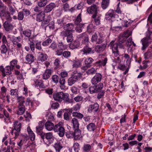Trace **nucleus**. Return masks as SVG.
<instances>
[{"label":"nucleus","mask_w":152,"mask_h":152,"mask_svg":"<svg viewBox=\"0 0 152 152\" xmlns=\"http://www.w3.org/2000/svg\"><path fill=\"white\" fill-rule=\"evenodd\" d=\"M98 7L96 5H94L88 7L87 9V12L89 14H93L95 15L99 14L98 12Z\"/></svg>","instance_id":"obj_11"},{"label":"nucleus","mask_w":152,"mask_h":152,"mask_svg":"<svg viewBox=\"0 0 152 152\" xmlns=\"http://www.w3.org/2000/svg\"><path fill=\"white\" fill-rule=\"evenodd\" d=\"M99 107V104L97 103H95L94 104L91 105L88 107V112H89L92 111L96 112L98 110Z\"/></svg>","instance_id":"obj_20"},{"label":"nucleus","mask_w":152,"mask_h":152,"mask_svg":"<svg viewBox=\"0 0 152 152\" xmlns=\"http://www.w3.org/2000/svg\"><path fill=\"white\" fill-rule=\"evenodd\" d=\"M56 7V5L55 3H51L45 8L44 12L47 13L50 12Z\"/></svg>","instance_id":"obj_14"},{"label":"nucleus","mask_w":152,"mask_h":152,"mask_svg":"<svg viewBox=\"0 0 152 152\" xmlns=\"http://www.w3.org/2000/svg\"><path fill=\"white\" fill-rule=\"evenodd\" d=\"M24 99V97L22 96L18 97L17 100L19 105H24L23 104L25 103Z\"/></svg>","instance_id":"obj_46"},{"label":"nucleus","mask_w":152,"mask_h":152,"mask_svg":"<svg viewBox=\"0 0 152 152\" xmlns=\"http://www.w3.org/2000/svg\"><path fill=\"white\" fill-rule=\"evenodd\" d=\"M118 43L114 41L111 42L109 45L110 48L112 50V56L114 58V59L112 58L113 62V63L112 64V66L114 67L116 65V62L119 64L121 62L119 57L120 55L118 48Z\"/></svg>","instance_id":"obj_1"},{"label":"nucleus","mask_w":152,"mask_h":152,"mask_svg":"<svg viewBox=\"0 0 152 152\" xmlns=\"http://www.w3.org/2000/svg\"><path fill=\"white\" fill-rule=\"evenodd\" d=\"M52 42V40L50 39H48L44 41L42 43V45L44 46L48 45Z\"/></svg>","instance_id":"obj_61"},{"label":"nucleus","mask_w":152,"mask_h":152,"mask_svg":"<svg viewBox=\"0 0 152 152\" xmlns=\"http://www.w3.org/2000/svg\"><path fill=\"white\" fill-rule=\"evenodd\" d=\"M63 37H66L67 41L68 42H71L73 39L72 33L69 31H62L60 34Z\"/></svg>","instance_id":"obj_8"},{"label":"nucleus","mask_w":152,"mask_h":152,"mask_svg":"<svg viewBox=\"0 0 152 152\" xmlns=\"http://www.w3.org/2000/svg\"><path fill=\"white\" fill-rule=\"evenodd\" d=\"M73 116L77 117L79 119H81L83 117V115L82 114L77 112H73L72 113Z\"/></svg>","instance_id":"obj_47"},{"label":"nucleus","mask_w":152,"mask_h":152,"mask_svg":"<svg viewBox=\"0 0 152 152\" xmlns=\"http://www.w3.org/2000/svg\"><path fill=\"white\" fill-rule=\"evenodd\" d=\"M21 38L20 37H18L15 38L13 40V45L15 47H17L18 49L22 47V44L20 42L21 41Z\"/></svg>","instance_id":"obj_12"},{"label":"nucleus","mask_w":152,"mask_h":152,"mask_svg":"<svg viewBox=\"0 0 152 152\" xmlns=\"http://www.w3.org/2000/svg\"><path fill=\"white\" fill-rule=\"evenodd\" d=\"M45 17V12H41L37 14V20L39 22H41L43 20Z\"/></svg>","instance_id":"obj_28"},{"label":"nucleus","mask_w":152,"mask_h":152,"mask_svg":"<svg viewBox=\"0 0 152 152\" xmlns=\"http://www.w3.org/2000/svg\"><path fill=\"white\" fill-rule=\"evenodd\" d=\"M21 126V124L19 123L18 121H15L14 122L13 124L14 129L20 132V131Z\"/></svg>","instance_id":"obj_31"},{"label":"nucleus","mask_w":152,"mask_h":152,"mask_svg":"<svg viewBox=\"0 0 152 152\" xmlns=\"http://www.w3.org/2000/svg\"><path fill=\"white\" fill-rule=\"evenodd\" d=\"M22 137V139L18 143V145L20 147L23 144L25 143L28 139V136L26 134L23 135Z\"/></svg>","instance_id":"obj_22"},{"label":"nucleus","mask_w":152,"mask_h":152,"mask_svg":"<svg viewBox=\"0 0 152 152\" xmlns=\"http://www.w3.org/2000/svg\"><path fill=\"white\" fill-rule=\"evenodd\" d=\"M69 95L67 93H64L63 92H56L54 93L53 97L54 99L56 101L61 102L64 101V102L70 103V101L69 98Z\"/></svg>","instance_id":"obj_2"},{"label":"nucleus","mask_w":152,"mask_h":152,"mask_svg":"<svg viewBox=\"0 0 152 152\" xmlns=\"http://www.w3.org/2000/svg\"><path fill=\"white\" fill-rule=\"evenodd\" d=\"M96 69L94 67H92L88 69L86 72L88 75L92 74L95 73L96 72Z\"/></svg>","instance_id":"obj_53"},{"label":"nucleus","mask_w":152,"mask_h":152,"mask_svg":"<svg viewBox=\"0 0 152 152\" xmlns=\"http://www.w3.org/2000/svg\"><path fill=\"white\" fill-rule=\"evenodd\" d=\"M110 0H103L102 3V7L104 9H106L108 7Z\"/></svg>","instance_id":"obj_43"},{"label":"nucleus","mask_w":152,"mask_h":152,"mask_svg":"<svg viewBox=\"0 0 152 152\" xmlns=\"http://www.w3.org/2000/svg\"><path fill=\"white\" fill-rule=\"evenodd\" d=\"M10 92L11 95L12 96H16L18 95V90L17 89H11Z\"/></svg>","instance_id":"obj_60"},{"label":"nucleus","mask_w":152,"mask_h":152,"mask_svg":"<svg viewBox=\"0 0 152 152\" xmlns=\"http://www.w3.org/2000/svg\"><path fill=\"white\" fill-rule=\"evenodd\" d=\"M53 81L55 83H57L58 81L59 78L56 75H53L52 77Z\"/></svg>","instance_id":"obj_63"},{"label":"nucleus","mask_w":152,"mask_h":152,"mask_svg":"<svg viewBox=\"0 0 152 152\" xmlns=\"http://www.w3.org/2000/svg\"><path fill=\"white\" fill-rule=\"evenodd\" d=\"M63 56L65 58H68L70 56V52L68 51H65L63 53Z\"/></svg>","instance_id":"obj_64"},{"label":"nucleus","mask_w":152,"mask_h":152,"mask_svg":"<svg viewBox=\"0 0 152 152\" xmlns=\"http://www.w3.org/2000/svg\"><path fill=\"white\" fill-rule=\"evenodd\" d=\"M34 85L36 86H39L40 88H44L45 86L42 80L35 79L33 80Z\"/></svg>","instance_id":"obj_23"},{"label":"nucleus","mask_w":152,"mask_h":152,"mask_svg":"<svg viewBox=\"0 0 152 152\" xmlns=\"http://www.w3.org/2000/svg\"><path fill=\"white\" fill-rule=\"evenodd\" d=\"M54 147L56 151L58 152H59L63 148L62 145L59 142L56 143L54 144Z\"/></svg>","instance_id":"obj_42"},{"label":"nucleus","mask_w":152,"mask_h":152,"mask_svg":"<svg viewBox=\"0 0 152 152\" xmlns=\"http://www.w3.org/2000/svg\"><path fill=\"white\" fill-rule=\"evenodd\" d=\"M66 135L68 138H72L74 137V132L72 131H69L66 133Z\"/></svg>","instance_id":"obj_59"},{"label":"nucleus","mask_w":152,"mask_h":152,"mask_svg":"<svg viewBox=\"0 0 152 152\" xmlns=\"http://www.w3.org/2000/svg\"><path fill=\"white\" fill-rule=\"evenodd\" d=\"M26 60L28 63H30L33 62L34 60V56L31 54H27L25 57Z\"/></svg>","instance_id":"obj_35"},{"label":"nucleus","mask_w":152,"mask_h":152,"mask_svg":"<svg viewBox=\"0 0 152 152\" xmlns=\"http://www.w3.org/2000/svg\"><path fill=\"white\" fill-rule=\"evenodd\" d=\"M81 51L83 52V54L86 55L94 53V50H92L91 48L89 47L88 46L84 47L81 50Z\"/></svg>","instance_id":"obj_16"},{"label":"nucleus","mask_w":152,"mask_h":152,"mask_svg":"<svg viewBox=\"0 0 152 152\" xmlns=\"http://www.w3.org/2000/svg\"><path fill=\"white\" fill-rule=\"evenodd\" d=\"M141 41L142 45V49L144 50L148 45V39L147 38H144L142 39Z\"/></svg>","instance_id":"obj_33"},{"label":"nucleus","mask_w":152,"mask_h":152,"mask_svg":"<svg viewBox=\"0 0 152 152\" xmlns=\"http://www.w3.org/2000/svg\"><path fill=\"white\" fill-rule=\"evenodd\" d=\"M52 72V71L51 69H46L42 75V78L45 80L48 79L51 75Z\"/></svg>","instance_id":"obj_21"},{"label":"nucleus","mask_w":152,"mask_h":152,"mask_svg":"<svg viewBox=\"0 0 152 152\" xmlns=\"http://www.w3.org/2000/svg\"><path fill=\"white\" fill-rule=\"evenodd\" d=\"M52 17L51 15H49L48 16L47 20L45 21H43L42 23V26L44 25V24H48L50 21L52 20Z\"/></svg>","instance_id":"obj_55"},{"label":"nucleus","mask_w":152,"mask_h":152,"mask_svg":"<svg viewBox=\"0 0 152 152\" xmlns=\"http://www.w3.org/2000/svg\"><path fill=\"white\" fill-rule=\"evenodd\" d=\"M91 146L88 144H85L83 147V150L86 152H88L90 151L91 149Z\"/></svg>","instance_id":"obj_52"},{"label":"nucleus","mask_w":152,"mask_h":152,"mask_svg":"<svg viewBox=\"0 0 152 152\" xmlns=\"http://www.w3.org/2000/svg\"><path fill=\"white\" fill-rule=\"evenodd\" d=\"M87 128L89 131H93L96 129V127L94 123H91L87 126Z\"/></svg>","instance_id":"obj_39"},{"label":"nucleus","mask_w":152,"mask_h":152,"mask_svg":"<svg viewBox=\"0 0 152 152\" xmlns=\"http://www.w3.org/2000/svg\"><path fill=\"white\" fill-rule=\"evenodd\" d=\"M91 41L93 42H96L97 43L100 44L102 42V39L100 38L97 39V36L96 33H95L92 37Z\"/></svg>","instance_id":"obj_29"},{"label":"nucleus","mask_w":152,"mask_h":152,"mask_svg":"<svg viewBox=\"0 0 152 152\" xmlns=\"http://www.w3.org/2000/svg\"><path fill=\"white\" fill-rule=\"evenodd\" d=\"M19 132H18L15 129H12L10 132V138L14 139V140L16 139L19 134Z\"/></svg>","instance_id":"obj_25"},{"label":"nucleus","mask_w":152,"mask_h":152,"mask_svg":"<svg viewBox=\"0 0 152 152\" xmlns=\"http://www.w3.org/2000/svg\"><path fill=\"white\" fill-rule=\"evenodd\" d=\"M82 137L80 130L78 129H76L74 132V139L75 140H80L82 139Z\"/></svg>","instance_id":"obj_18"},{"label":"nucleus","mask_w":152,"mask_h":152,"mask_svg":"<svg viewBox=\"0 0 152 152\" xmlns=\"http://www.w3.org/2000/svg\"><path fill=\"white\" fill-rule=\"evenodd\" d=\"M85 65L81 67V69L84 71L86 70L90 66V64L94 61V60L91 57L84 58L82 59Z\"/></svg>","instance_id":"obj_6"},{"label":"nucleus","mask_w":152,"mask_h":152,"mask_svg":"<svg viewBox=\"0 0 152 152\" xmlns=\"http://www.w3.org/2000/svg\"><path fill=\"white\" fill-rule=\"evenodd\" d=\"M38 3V6L40 7H42L45 6L48 3L47 0H41Z\"/></svg>","instance_id":"obj_49"},{"label":"nucleus","mask_w":152,"mask_h":152,"mask_svg":"<svg viewBox=\"0 0 152 152\" xmlns=\"http://www.w3.org/2000/svg\"><path fill=\"white\" fill-rule=\"evenodd\" d=\"M95 85L97 92H99L103 88L104 86L103 84L102 83H100L98 84Z\"/></svg>","instance_id":"obj_56"},{"label":"nucleus","mask_w":152,"mask_h":152,"mask_svg":"<svg viewBox=\"0 0 152 152\" xmlns=\"http://www.w3.org/2000/svg\"><path fill=\"white\" fill-rule=\"evenodd\" d=\"M132 44H133L134 46H136L135 44L132 41V38H129L126 41V45L127 47H130Z\"/></svg>","instance_id":"obj_50"},{"label":"nucleus","mask_w":152,"mask_h":152,"mask_svg":"<svg viewBox=\"0 0 152 152\" xmlns=\"http://www.w3.org/2000/svg\"><path fill=\"white\" fill-rule=\"evenodd\" d=\"M80 45V43L77 41H75L71 43L69 45V48L72 49L77 48Z\"/></svg>","instance_id":"obj_38"},{"label":"nucleus","mask_w":152,"mask_h":152,"mask_svg":"<svg viewBox=\"0 0 152 152\" xmlns=\"http://www.w3.org/2000/svg\"><path fill=\"white\" fill-rule=\"evenodd\" d=\"M44 137L48 140L50 142V143H52L53 142L54 138L53 133L52 132H49L45 133L44 134Z\"/></svg>","instance_id":"obj_19"},{"label":"nucleus","mask_w":152,"mask_h":152,"mask_svg":"<svg viewBox=\"0 0 152 152\" xmlns=\"http://www.w3.org/2000/svg\"><path fill=\"white\" fill-rule=\"evenodd\" d=\"M73 148L75 152H78L79 150V145L77 142H75L73 145Z\"/></svg>","instance_id":"obj_57"},{"label":"nucleus","mask_w":152,"mask_h":152,"mask_svg":"<svg viewBox=\"0 0 152 152\" xmlns=\"http://www.w3.org/2000/svg\"><path fill=\"white\" fill-rule=\"evenodd\" d=\"M101 15L99 14H96L95 15H93V18L94 19V22L95 24L96 25H99L100 24V17Z\"/></svg>","instance_id":"obj_26"},{"label":"nucleus","mask_w":152,"mask_h":152,"mask_svg":"<svg viewBox=\"0 0 152 152\" xmlns=\"http://www.w3.org/2000/svg\"><path fill=\"white\" fill-rule=\"evenodd\" d=\"M107 60L106 58H104L101 60H99L94 63V65L97 67H100L102 66H104L105 65Z\"/></svg>","instance_id":"obj_13"},{"label":"nucleus","mask_w":152,"mask_h":152,"mask_svg":"<svg viewBox=\"0 0 152 152\" xmlns=\"http://www.w3.org/2000/svg\"><path fill=\"white\" fill-rule=\"evenodd\" d=\"M13 70L9 65L6 66L4 68L2 66H1L0 67V71L1 72L2 75L4 77L10 75Z\"/></svg>","instance_id":"obj_5"},{"label":"nucleus","mask_w":152,"mask_h":152,"mask_svg":"<svg viewBox=\"0 0 152 152\" xmlns=\"http://www.w3.org/2000/svg\"><path fill=\"white\" fill-rule=\"evenodd\" d=\"M64 29L66 30V31L70 32L74 31V26L73 24L71 23L66 24V26L64 27Z\"/></svg>","instance_id":"obj_36"},{"label":"nucleus","mask_w":152,"mask_h":152,"mask_svg":"<svg viewBox=\"0 0 152 152\" xmlns=\"http://www.w3.org/2000/svg\"><path fill=\"white\" fill-rule=\"evenodd\" d=\"M48 58V56L46 54L42 53H39L37 60L39 61L43 62L47 60Z\"/></svg>","instance_id":"obj_17"},{"label":"nucleus","mask_w":152,"mask_h":152,"mask_svg":"<svg viewBox=\"0 0 152 152\" xmlns=\"http://www.w3.org/2000/svg\"><path fill=\"white\" fill-rule=\"evenodd\" d=\"M115 11L112 10H110L105 14V19L107 20L112 19V21H113V18L118 16L117 15H115Z\"/></svg>","instance_id":"obj_9"},{"label":"nucleus","mask_w":152,"mask_h":152,"mask_svg":"<svg viewBox=\"0 0 152 152\" xmlns=\"http://www.w3.org/2000/svg\"><path fill=\"white\" fill-rule=\"evenodd\" d=\"M19 110L17 112L18 115L23 114L25 111V107L24 105H19L18 106Z\"/></svg>","instance_id":"obj_37"},{"label":"nucleus","mask_w":152,"mask_h":152,"mask_svg":"<svg viewBox=\"0 0 152 152\" xmlns=\"http://www.w3.org/2000/svg\"><path fill=\"white\" fill-rule=\"evenodd\" d=\"M72 122L73 127L76 129H78L79 126V124L77 120L75 118H73L72 120Z\"/></svg>","instance_id":"obj_44"},{"label":"nucleus","mask_w":152,"mask_h":152,"mask_svg":"<svg viewBox=\"0 0 152 152\" xmlns=\"http://www.w3.org/2000/svg\"><path fill=\"white\" fill-rule=\"evenodd\" d=\"M102 75L99 73H96L95 75L92 78L91 82L93 85H96L101 80Z\"/></svg>","instance_id":"obj_10"},{"label":"nucleus","mask_w":152,"mask_h":152,"mask_svg":"<svg viewBox=\"0 0 152 152\" xmlns=\"http://www.w3.org/2000/svg\"><path fill=\"white\" fill-rule=\"evenodd\" d=\"M67 46L66 45H64L62 42H60L58 43V49L61 50H62L67 49Z\"/></svg>","instance_id":"obj_45"},{"label":"nucleus","mask_w":152,"mask_h":152,"mask_svg":"<svg viewBox=\"0 0 152 152\" xmlns=\"http://www.w3.org/2000/svg\"><path fill=\"white\" fill-rule=\"evenodd\" d=\"M77 25L76 27L75 30L76 32L78 33H80L82 31L83 28V26L84 24L80 23L76 24Z\"/></svg>","instance_id":"obj_40"},{"label":"nucleus","mask_w":152,"mask_h":152,"mask_svg":"<svg viewBox=\"0 0 152 152\" xmlns=\"http://www.w3.org/2000/svg\"><path fill=\"white\" fill-rule=\"evenodd\" d=\"M95 87V86H91L89 88V90L91 94H92L97 92Z\"/></svg>","instance_id":"obj_58"},{"label":"nucleus","mask_w":152,"mask_h":152,"mask_svg":"<svg viewBox=\"0 0 152 152\" xmlns=\"http://www.w3.org/2000/svg\"><path fill=\"white\" fill-rule=\"evenodd\" d=\"M54 126V124L50 121H47L45 125L46 129L49 131L53 130Z\"/></svg>","instance_id":"obj_24"},{"label":"nucleus","mask_w":152,"mask_h":152,"mask_svg":"<svg viewBox=\"0 0 152 152\" xmlns=\"http://www.w3.org/2000/svg\"><path fill=\"white\" fill-rule=\"evenodd\" d=\"M53 130L55 132H58V135L60 137H63L65 134L64 123L60 122L55 125Z\"/></svg>","instance_id":"obj_4"},{"label":"nucleus","mask_w":152,"mask_h":152,"mask_svg":"<svg viewBox=\"0 0 152 152\" xmlns=\"http://www.w3.org/2000/svg\"><path fill=\"white\" fill-rule=\"evenodd\" d=\"M23 33L24 36L28 37H30L31 34V30L29 29L23 31Z\"/></svg>","instance_id":"obj_54"},{"label":"nucleus","mask_w":152,"mask_h":152,"mask_svg":"<svg viewBox=\"0 0 152 152\" xmlns=\"http://www.w3.org/2000/svg\"><path fill=\"white\" fill-rule=\"evenodd\" d=\"M95 27L92 24H90L87 27V31L89 33H91L94 31L95 29Z\"/></svg>","instance_id":"obj_48"},{"label":"nucleus","mask_w":152,"mask_h":152,"mask_svg":"<svg viewBox=\"0 0 152 152\" xmlns=\"http://www.w3.org/2000/svg\"><path fill=\"white\" fill-rule=\"evenodd\" d=\"M4 28L5 30L7 31H10L13 29V27L12 25L7 21H5L3 24Z\"/></svg>","instance_id":"obj_30"},{"label":"nucleus","mask_w":152,"mask_h":152,"mask_svg":"<svg viewBox=\"0 0 152 152\" xmlns=\"http://www.w3.org/2000/svg\"><path fill=\"white\" fill-rule=\"evenodd\" d=\"M81 21V14L80 13L77 17V18L75 20V24H79V23Z\"/></svg>","instance_id":"obj_62"},{"label":"nucleus","mask_w":152,"mask_h":152,"mask_svg":"<svg viewBox=\"0 0 152 152\" xmlns=\"http://www.w3.org/2000/svg\"><path fill=\"white\" fill-rule=\"evenodd\" d=\"M80 73H79L77 75H73L69 78L68 80V85L71 86L74 84L81 76Z\"/></svg>","instance_id":"obj_7"},{"label":"nucleus","mask_w":152,"mask_h":152,"mask_svg":"<svg viewBox=\"0 0 152 152\" xmlns=\"http://www.w3.org/2000/svg\"><path fill=\"white\" fill-rule=\"evenodd\" d=\"M18 61L16 59H14L11 61L10 63V67L14 69L15 68L18 69H19L20 68V66L18 64Z\"/></svg>","instance_id":"obj_15"},{"label":"nucleus","mask_w":152,"mask_h":152,"mask_svg":"<svg viewBox=\"0 0 152 152\" xmlns=\"http://www.w3.org/2000/svg\"><path fill=\"white\" fill-rule=\"evenodd\" d=\"M27 131L31 140H34L35 138V135L29 126L27 128Z\"/></svg>","instance_id":"obj_34"},{"label":"nucleus","mask_w":152,"mask_h":152,"mask_svg":"<svg viewBox=\"0 0 152 152\" xmlns=\"http://www.w3.org/2000/svg\"><path fill=\"white\" fill-rule=\"evenodd\" d=\"M7 8L4 5L1 1H0V16L4 17L8 21H10L11 19L10 13L7 11Z\"/></svg>","instance_id":"obj_3"},{"label":"nucleus","mask_w":152,"mask_h":152,"mask_svg":"<svg viewBox=\"0 0 152 152\" xmlns=\"http://www.w3.org/2000/svg\"><path fill=\"white\" fill-rule=\"evenodd\" d=\"M60 83V87L61 90H64L65 88V80L64 78H61L59 80Z\"/></svg>","instance_id":"obj_41"},{"label":"nucleus","mask_w":152,"mask_h":152,"mask_svg":"<svg viewBox=\"0 0 152 152\" xmlns=\"http://www.w3.org/2000/svg\"><path fill=\"white\" fill-rule=\"evenodd\" d=\"M1 53L2 54H5L7 51V49L5 44H3L0 48Z\"/></svg>","instance_id":"obj_51"},{"label":"nucleus","mask_w":152,"mask_h":152,"mask_svg":"<svg viewBox=\"0 0 152 152\" xmlns=\"http://www.w3.org/2000/svg\"><path fill=\"white\" fill-rule=\"evenodd\" d=\"M82 60L77 59L74 60L72 65L73 68H77L80 67L81 65Z\"/></svg>","instance_id":"obj_32"},{"label":"nucleus","mask_w":152,"mask_h":152,"mask_svg":"<svg viewBox=\"0 0 152 152\" xmlns=\"http://www.w3.org/2000/svg\"><path fill=\"white\" fill-rule=\"evenodd\" d=\"M106 47V45L104 44L101 45H97L96 46L95 50L96 52L100 53L104 50Z\"/></svg>","instance_id":"obj_27"}]
</instances>
